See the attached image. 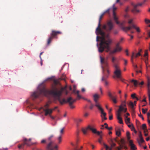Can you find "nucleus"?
<instances>
[{
	"label": "nucleus",
	"instance_id": "1",
	"mask_svg": "<svg viewBox=\"0 0 150 150\" xmlns=\"http://www.w3.org/2000/svg\"><path fill=\"white\" fill-rule=\"evenodd\" d=\"M65 88V87L62 88L60 90L58 91L57 88L54 87L52 88V90H47L45 89L44 86H43L41 89L38 88V90L39 92H34L31 94V96L33 98H35L40 95L46 96L51 95L52 96L54 101L58 100L61 104H63L66 103H69L70 108L72 109L74 108L75 107L72 105V104L76 101V99H73L71 97L68 98L67 100L65 99H62L61 98L62 93Z\"/></svg>",
	"mask_w": 150,
	"mask_h": 150
},
{
	"label": "nucleus",
	"instance_id": "2",
	"mask_svg": "<svg viewBox=\"0 0 150 150\" xmlns=\"http://www.w3.org/2000/svg\"><path fill=\"white\" fill-rule=\"evenodd\" d=\"M100 26H98L96 28V31L101 35L100 42L99 47H98V51L100 52H103L104 49H106V52H108L110 50L109 45L112 42V40L108 38L109 35H107V37L108 39L106 40L105 37V33L100 28Z\"/></svg>",
	"mask_w": 150,
	"mask_h": 150
},
{
	"label": "nucleus",
	"instance_id": "3",
	"mask_svg": "<svg viewBox=\"0 0 150 150\" xmlns=\"http://www.w3.org/2000/svg\"><path fill=\"white\" fill-rule=\"evenodd\" d=\"M100 59L102 70L103 76L102 80V81H104L107 78H108L110 74V67L108 62V58H105L100 56Z\"/></svg>",
	"mask_w": 150,
	"mask_h": 150
},
{
	"label": "nucleus",
	"instance_id": "4",
	"mask_svg": "<svg viewBox=\"0 0 150 150\" xmlns=\"http://www.w3.org/2000/svg\"><path fill=\"white\" fill-rule=\"evenodd\" d=\"M115 70L114 72V75L113 77L114 78H120L121 77L122 71L120 67L118 64L114 65Z\"/></svg>",
	"mask_w": 150,
	"mask_h": 150
},
{
	"label": "nucleus",
	"instance_id": "5",
	"mask_svg": "<svg viewBox=\"0 0 150 150\" xmlns=\"http://www.w3.org/2000/svg\"><path fill=\"white\" fill-rule=\"evenodd\" d=\"M114 25L111 21H108L106 24L104 25L102 27L103 29L107 33H110L113 28Z\"/></svg>",
	"mask_w": 150,
	"mask_h": 150
},
{
	"label": "nucleus",
	"instance_id": "6",
	"mask_svg": "<svg viewBox=\"0 0 150 150\" xmlns=\"http://www.w3.org/2000/svg\"><path fill=\"white\" fill-rule=\"evenodd\" d=\"M61 34H62V32L60 31L52 30L50 34L51 35L47 40V44L49 45L52 40L53 38L55 37L57 35Z\"/></svg>",
	"mask_w": 150,
	"mask_h": 150
},
{
	"label": "nucleus",
	"instance_id": "7",
	"mask_svg": "<svg viewBox=\"0 0 150 150\" xmlns=\"http://www.w3.org/2000/svg\"><path fill=\"white\" fill-rule=\"evenodd\" d=\"M132 28L135 29L137 32H140L139 28L136 27L134 24H132L131 26H129L126 27H121L122 29L125 32H127Z\"/></svg>",
	"mask_w": 150,
	"mask_h": 150
},
{
	"label": "nucleus",
	"instance_id": "8",
	"mask_svg": "<svg viewBox=\"0 0 150 150\" xmlns=\"http://www.w3.org/2000/svg\"><path fill=\"white\" fill-rule=\"evenodd\" d=\"M111 9H112V11L114 21H115L117 24H119L120 23L119 22L117 21L118 18L117 17L116 14L115 12V11L117 9V8L115 7V4H113L112 7V8H108L107 10V11L108 12H109Z\"/></svg>",
	"mask_w": 150,
	"mask_h": 150
},
{
	"label": "nucleus",
	"instance_id": "9",
	"mask_svg": "<svg viewBox=\"0 0 150 150\" xmlns=\"http://www.w3.org/2000/svg\"><path fill=\"white\" fill-rule=\"evenodd\" d=\"M88 129H89L91 130L92 132L94 134H96L97 135L100 134V132L99 131H97L96 129L93 128L90 126H88L87 127L85 128H83L82 129V131L83 133L84 134H86L87 132Z\"/></svg>",
	"mask_w": 150,
	"mask_h": 150
},
{
	"label": "nucleus",
	"instance_id": "10",
	"mask_svg": "<svg viewBox=\"0 0 150 150\" xmlns=\"http://www.w3.org/2000/svg\"><path fill=\"white\" fill-rule=\"evenodd\" d=\"M46 148L47 150H58V145H55L54 146V143L52 142L47 144Z\"/></svg>",
	"mask_w": 150,
	"mask_h": 150
},
{
	"label": "nucleus",
	"instance_id": "11",
	"mask_svg": "<svg viewBox=\"0 0 150 150\" xmlns=\"http://www.w3.org/2000/svg\"><path fill=\"white\" fill-rule=\"evenodd\" d=\"M93 100L95 102V106L97 108L101 107V105L98 102V100L100 98V96L97 94H95L93 95Z\"/></svg>",
	"mask_w": 150,
	"mask_h": 150
},
{
	"label": "nucleus",
	"instance_id": "12",
	"mask_svg": "<svg viewBox=\"0 0 150 150\" xmlns=\"http://www.w3.org/2000/svg\"><path fill=\"white\" fill-rule=\"evenodd\" d=\"M49 104H47L43 108V110L45 112V115L47 116L48 115H50L52 112V110L48 108Z\"/></svg>",
	"mask_w": 150,
	"mask_h": 150
},
{
	"label": "nucleus",
	"instance_id": "13",
	"mask_svg": "<svg viewBox=\"0 0 150 150\" xmlns=\"http://www.w3.org/2000/svg\"><path fill=\"white\" fill-rule=\"evenodd\" d=\"M122 48L120 46V43L117 42L116 45V47L112 51H111L110 52V54H112L116 52H120L121 51Z\"/></svg>",
	"mask_w": 150,
	"mask_h": 150
},
{
	"label": "nucleus",
	"instance_id": "14",
	"mask_svg": "<svg viewBox=\"0 0 150 150\" xmlns=\"http://www.w3.org/2000/svg\"><path fill=\"white\" fill-rule=\"evenodd\" d=\"M98 109L100 112L101 117L102 118V121L103 122L104 120H107V118L106 117V114L105 112H104L103 108L101 107L98 108Z\"/></svg>",
	"mask_w": 150,
	"mask_h": 150
},
{
	"label": "nucleus",
	"instance_id": "15",
	"mask_svg": "<svg viewBox=\"0 0 150 150\" xmlns=\"http://www.w3.org/2000/svg\"><path fill=\"white\" fill-rule=\"evenodd\" d=\"M103 145L105 147L106 150H112V148L116 146V144L112 140L110 147H109L104 143L103 144Z\"/></svg>",
	"mask_w": 150,
	"mask_h": 150
},
{
	"label": "nucleus",
	"instance_id": "16",
	"mask_svg": "<svg viewBox=\"0 0 150 150\" xmlns=\"http://www.w3.org/2000/svg\"><path fill=\"white\" fill-rule=\"evenodd\" d=\"M31 139H24V144L25 145H26L27 146H30L33 144L31 141Z\"/></svg>",
	"mask_w": 150,
	"mask_h": 150
},
{
	"label": "nucleus",
	"instance_id": "17",
	"mask_svg": "<svg viewBox=\"0 0 150 150\" xmlns=\"http://www.w3.org/2000/svg\"><path fill=\"white\" fill-rule=\"evenodd\" d=\"M129 142V145L130 146L131 150H136L137 148L136 145L133 143L132 141V140H130Z\"/></svg>",
	"mask_w": 150,
	"mask_h": 150
},
{
	"label": "nucleus",
	"instance_id": "18",
	"mask_svg": "<svg viewBox=\"0 0 150 150\" xmlns=\"http://www.w3.org/2000/svg\"><path fill=\"white\" fill-rule=\"evenodd\" d=\"M137 141L139 144L140 145L144 142V140L142 137L141 133L140 132L139 135V138L137 139Z\"/></svg>",
	"mask_w": 150,
	"mask_h": 150
},
{
	"label": "nucleus",
	"instance_id": "19",
	"mask_svg": "<svg viewBox=\"0 0 150 150\" xmlns=\"http://www.w3.org/2000/svg\"><path fill=\"white\" fill-rule=\"evenodd\" d=\"M122 109H123L122 108L121 106L119 107V108L118 111H117L116 113V116L117 118L121 117V112L122 111L123 112V110H122Z\"/></svg>",
	"mask_w": 150,
	"mask_h": 150
},
{
	"label": "nucleus",
	"instance_id": "20",
	"mask_svg": "<svg viewBox=\"0 0 150 150\" xmlns=\"http://www.w3.org/2000/svg\"><path fill=\"white\" fill-rule=\"evenodd\" d=\"M121 106V108L123 110V112H126L127 109L126 108H125V107L126 106V102L125 101H124L122 102V103L120 106Z\"/></svg>",
	"mask_w": 150,
	"mask_h": 150
},
{
	"label": "nucleus",
	"instance_id": "21",
	"mask_svg": "<svg viewBox=\"0 0 150 150\" xmlns=\"http://www.w3.org/2000/svg\"><path fill=\"white\" fill-rule=\"evenodd\" d=\"M119 146H121L122 147L125 149H127V148L125 145V141L122 139H121L120 140V143H119Z\"/></svg>",
	"mask_w": 150,
	"mask_h": 150
},
{
	"label": "nucleus",
	"instance_id": "22",
	"mask_svg": "<svg viewBox=\"0 0 150 150\" xmlns=\"http://www.w3.org/2000/svg\"><path fill=\"white\" fill-rule=\"evenodd\" d=\"M150 82H148L147 83L148 90H147V94L148 97L149 101L150 103Z\"/></svg>",
	"mask_w": 150,
	"mask_h": 150
},
{
	"label": "nucleus",
	"instance_id": "23",
	"mask_svg": "<svg viewBox=\"0 0 150 150\" xmlns=\"http://www.w3.org/2000/svg\"><path fill=\"white\" fill-rule=\"evenodd\" d=\"M142 5L141 4H137L135 5L134 6V8L132 10V12H139V11L137 9V7L139 6H141Z\"/></svg>",
	"mask_w": 150,
	"mask_h": 150
},
{
	"label": "nucleus",
	"instance_id": "24",
	"mask_svg": "<svg viewBox=\"0 0 150 150\" xmlns=\"http://www.w3.org/2000/svg\"><path fill=\"white\" fill-rule=\"evenodd\" d=\"M108 12L107 11H105V12L104 13H103L102 14L100 17H99V22H98V26L99 27V26H100V21H101V20L102 19V18L103 16H104V14L106 13V12Z\"/></svg>",
	"mask_w": 150,
	"mask_h": 150
},
{
	"label": "nucleus",
	"instance_id": "25",
	"mask_svg": "<svg viewBox=\"0 0 150 150\" xmlns=\"http://www.w3.org/2000/svg\"><path fill=\"white\" fill-rule=\"evenodd\" d=\"M112 62L113 64L114 67V65L118 64L115 63V62H117V59L115 57H112Z\"/></svg>",
	"mask_w": 150,
	"mask_h": 150
},
{
	"label": "nucleus",
	"instance_id": "26",
	"mask_svg": "<svg viewBox=\"0 0 150 150\" xmlns=\"http://www.w3.org/2000/svg\"><path fill=\"white\" fill-rule=\"evenodd\" d=\"M137 55H135V53L134 52H132V55L131 56V60L132 62H133V59L134 58H137Z\"/></svg>",
	"mask_w": 150,
	"mask_h": 150
},
{
	"label": "nucleus",
	"instance_id": "27",
	"mask_svg": "<svg viewBox=\"0 0 150 150\" xmlns=\"http://www.w3.org/2000/svg\"><path fill=\"white\" fill-rule=\"evenodd\" d=\"M131 82L133 83L134 84V86L136 87L137 86V85L138 84V82L137 80H134V79H132L131 81Z\"/></svg>",
	"mask_w": 150,
	"mask_h": 150
},
{
	"label": "nucleus",
	"instance_id": "28",
	"mask_svg": "<svg viewBox=\"0 0 150 150\" xmlns=\"http://www.w3.org/2000/svg\"><path fill=\"white\" fill-rule=\"evenodd\" d=\"M128 104L129 107L131 108L132 110L134 109V106L135 105L132 102L130 101Z\"/></svg>",
	"mask_w": 150,
	"mask_h": 150
},
{
	"label": "nucleus",
	"instance_id": "29",
	"mask_svg": "<svg viewBox=\"0 0 150 150\" xmlns=\"http://www.w3.org/2000/svg\"><path fill=\"white\" fill-rule=\"evenodd\" d=\"M57 140L58 144H60L61 143L62 141V137L61 135H60L57 138Z\"/></svg>",
	"mask_w": 150,
	"mask_h": 150
},
{
	"label": "nucleus",
	"instance_id": "30",
	"mask_svg": "<svg viewBox=\"0 0 150 150\" xmlns=\"http://www.w3.org/2000/svg\"><path fill=\"white\" fill-rule=\"evenodd\" d=\"M116 134L117 136H119L121 135V131L120 129H118L115 130Z\"/></svg>",
	"mask_w": 150,
	"mask_h": 150
},
{
	"label": "nucleus",
	"instance_id": "31",
	"mask_svg": "<svg viewBox=\"0 0 150 150\" xmlns=\"http://www.w3.org/2000/svg\"><path fill=\"white\" fill-rule=\"evenodd\" d=\"M100 132V134L98 135L100 136V138L98 139V141L99 143L101 144L102 143V135L101 134L102 132Z\"/></svg>",
	"mask_w": 150,
	"mask_h": 150
},
{
	"label": "nucleus",
	"instance_id": "32",
	"mask_svg": "<svg viewBox=\"0 0 150 150\" xmlns=\"http://www.w3.org/2000/svg\"><path fill=\"white\" fill-rule=\"evenodd\" d=\"M54 137V136L53 135H51L50 137H48V139H47L48 142H49V143L50 142H52V141H51V139L53 137ZM53 142V143H54V142L53 141H52ZM55 145H57L56 144H54V146H55Z\"/></svg>",
	"mask_w": 150,
	"mask_h": 150
},
{
	"label": "nucleus",
	"instance_id": "33",
	"mask_svg": "<svg viewBox=\"0 0 150 150\" xmlns=\"http://www.w3.org/2000/svg\"><path fill=\"white\" fill-rule=\"evenodd\" d=\"M125 122L127 124L130 123V119L128 118L127 116H125Z\"/></svg>",
	"mask_w": 150,
	"mask_h": 150
},
{
	"label": "nucleus",
	"instance_id": "34",
	"mask_svg": "<svg viewBox=\"0 0 150 150\" xmlns=\"http://www.w3.org/2000/svg\"><path fill=\"white\" fill-rule=\"evenodd\" d=\"M117 96H114V97H112V98H111L113 101V103H117V101L116 100V98Z\"/></svg>",
	"mask_w": 150,
	"mask_h": 150
},
{
	"label": "nucleus",
	"instance_id": "35",
	"mask_svg": "<svg viewBox=\"0 0 150 150\" xmlns=\"http://www.w3.org/2000/svg\"><path fill=\"white\" fill-rule=\"evenodd\" d=\"M133 21H134V19H129L128 20V23L129 24H131V25H130V26H131L132 24H134L133 23Z\"/></svg>",
	"mask_w": 150,
	"mask_h": 150
},
{
	"label": "nucleus",
	"instance_id": "36",
	"mask_svg": "<svg viewBox=\"0 0 150 150\" xmlns=\"http://www.w3.org/2000/svg\"><path fill=\"white\" fill-rule=\"evenodd\" d=\"M117 120H118V122L120 124H123V121L122 117H119L117 118Z\"/></svg>",
	"mask_w": 150,
	"mask_h": 150
},
{
	"label": "nucleus",
	"instance_id": "37",
	"mask_svg": "<svg viewBox=\"0 0 150 150\" xmlns=\"http://www.w3.org/2000/svg\"><path fill=\"white\" fill-rule=\"evenodd\" d=\"M104 125H106V126H105V128H106V129H108V130H110V129H112V127H108V124H107V123H105L104 124Z\"/></svg>",
	"mask_w": 150,
	"mask_h": 150
},
{
	"label": "nucleus",
	"instance_id": "38",
	"mask_svg": "<svg viewBox=\"0 0 150 150\" xmlns=\"http://www.w3.org/2000/svg\"><path fill=\"white\" fill-rule=\"evenodd\" d=\"M48 142L47 139H42L41 141V143L42 144H46Z\"/></svg>",
	"mask_w": 150,
	"mask_h": 150
},
{
	"label": "nucleus",
	"instance_id": "39",
	"mask_svg": "<svg viewBox=\"0 0 150 150\" xmlns=\"http://www.w3.org/2000/svg\"><path fill=\"white\" fill-rule=\"evenodd\" d=\"M83 120L81 119H77L76 120V122L77 123H79L80 122H81Z\"/></svg>",
	"mask_w": 150,
	"mask_h": 150
},
{
	"label": "nucleus",
	"instance_id": "40",
	"mask_svg": "<svg viewBox=\"0 0 150 150\" xmlns=\"http://www.w3.org/2000/svg\"><path fill=\"white\" fill-rule=\"evenodd\" d=\"M83 98H84L82 97L80 95L78 94V95H77V98L76 100H79L81 98L83 99Z\"/></svg>",
	"mask_w": 150,
	"mask_h": 150
},
{
	"label": "nucleus",
	"instance_id": "41",
	"mask_svg": "<svg viewBox=\"0 0 150 150\" xmlns=\"http://www.w3.org/2000/svg\"><path fill=\"white\" fill-rule=\"evenodd\" d=\"M25 144L24 143L21 144V145H18V148L19 149L23 148Z\"/></svg>",
	"mask_w": 150,
	"mask_h": 150
},
{
	"label": "nucleus",
	"instance_id": "42",
	"mask_svg": "<svg viewBox=\"0 0 150 150\" xmlns=\"http://www.w3.org/2000/svg\"><path fill=\"white\" fill-rule=\"evenodd\" d=\"M142 129L144 130H145L146 129V124H142Z\"/></svg>",
	"mask_w": 150,
	"mask_h": 150
},
{
	"label": "nucleus",
	"instance_id": "43",
	"mask_svg": "<svg viewBox=\"0 0 150 150\" xmlns=\"http://www.w3.org/2000/svg\"><path fill=\"white\" fill-rule=\"evenodd\" d=\"M94 106H95V105H94L92 103H91L90 106L89 107V108L90 109L92 110Z\"/></svg>",
	"mask_w": 150,
	"mask_h": 150
},
{
	"label": "nucleus",
	"instance_id": "44",
	"mask_svg": "<svg viewBox=\"0 0 150 150\" xmlns=\"http://www.w3.org/2000/svg\"><path fill=\"white\" fill-rule=\"evenodd\" d=\"M142 113L144 114H145L146 113V112L147 111V109H144V108H142Z\"/></svg>",
	"mask_w": 150,
	"mask_h": 150
},
{
	"label": "nucleus",
	"instance_id": "45",
	"mask_svg": "<svg viewBox=\"0 0 150 150\" xmlns=\"http://www.w3.org/2000/svg\"><path fill=\"white\" fill-rule=\"evenodd\" d=\"M108 95L109 96L110 98H112V97L114 96H113L112 95V93L110 92H108Z\"/></svg>",
	"mask_w": 150,
	"mask_h": 150
},
{
	"label": "nucleus",
	"instance_id": "46",
	"mask_svg": "<svg viewBox=\"0 0 150 150\" xmlns=\"http://www.w3.org/2000/svg\"><path fill=\"white\" fill-rule=\"evenodd\" d=\"M148 55V53L147 51L146 50L145 52V53L144 54V56L145 57H147Z\"/></svg>",
	"mask_w": 150,
	"mask_h": 150
},
{
	"label": "nucleus",
	"instance_id": "47",
	"mask_svg": "<svg viewBox=\"0 0 150 150\" xmlns=\"http://www.w3.org/2000/svg\"><path fill=\"white\" fill-rule=\"evenodd\" d=\"M145 21L146 23H150V21L148 19H145Z\"/></svg>",
	"mask_w": 150,
	"mask_h": 150
},
{
	"label": "nucleus",
	"instance_id": "48",
	"mask_svg": "<svg viewBox=\"0 0 150 150\" xmlns=\"http://www.w3.org/2000/svg\"><path fill=\"white\" fill-rule=\"evenodd\" d=\"M64 128H62L61 129V130L60 131V132L61 134H62L63 133H64Z\"/></svg>",
	"mask_w": 150,
	"mask_h": 150
},
{
	"label": "nucleus",
	"instance_id": "49",
	"mask_svg": "<svg viewBox=\"0 0 150 150\" xmlns=\"http://www.w3.org/2000/svg\"><path fill=\"white\" fill-rule=\"evenodd\" d=\"M136 94L135 93L131 95V97L133 98H136Z\"/></svg>",
	"mask_w": 150,
	"mask_h": 150
},
{
	"label": "nucleus",
	"instance_id": "50",
	"mask_svg": "<svg viewBox=\"0 0 150 150\" xmlns=\"http://www.w3.org/2000/svg\"><path fill=\"white\" fill-rule=\"evenodd\" d=\"M132 64H133V67L134 68H137V65L136 64L133 63V62H132Z\"/></svg>",
	"mask_w": 150,
	"mask_h": 150
},
{
	"label": "nucleus",
	"instance_id": "51",
	"mask_svg": "<svg viewBox=\"0 0 150 150\" xmlns=\"http://www.w3.org/2000/svg\"><path fill=\"white\" fill-rule=\"evenodd\" d=\"M131 129L132 130H134V132L136 133V130H135L134 127H133V126H132V127H131Z\"/></svg>",
	"mask_w": 150,
	"mask_h": 150
},
{
	"label": "nucleus",
	"instance_id": "52",
	"mask_svg": "<svg viewBox=\"0 0 150 150\" xmlns=\"http://www.w3.org/2000/svg\"><path fill=\"white\" fill-rule=\"evenodd\" d=\"M139 117H141L142 118V120H144V118L142 116V115H141V114H140L139 115Z\"/></svg>",
	"mask_w": 150,
	"mask_h": 150
},
{
	"label": "nucleus",
	"instance_id": "53",
	"mask_svg": "<svg viewBox=\"0 0 150 150\" xmlns=\"http://www.w3.org/2000/svg\"><path fill=\"white\" fill-rule=\"evenodd\" d=\"M118 150H121V149L123 148L121 146H119V147H117L116 148Z\"/></svg>",
	"mask_w": 150,
	"mask_h": 150
},
{
	"label": "nucleus",
	"instance_id": "54",
	"mask_svg": "<svg viewBox=\"0 0 150 150\" xmlns=\"http://www.w3.org/2000/svg\"><path fill=\"white\" fill-rule=\"evenodd\" d=\"M112 115H110V116L109 117V119L110 120H111L112 119Z\"/></svg>",
	"mask_w": 150,
	"mask_h": 150
},
{
	"label": "nucleus",
	"instance_id": "55",
	"mask_svg": "<svg viewBox=\"0 0 150 150\" xmlns=\"http://www.w3.org/2000/svg\"><path fill=\"white\" fill-rule=\"evenodd\" d=\"M88 113L87 112H86L84 114V116L85 117H87L88 116Z\"/></svg>",
	"mask_w": 150,
	"mask_h": 150
},
{
	"label": "nucleus",
	"instance_id": "56",
	"mask_svg": "<svg viewBox=\"0 0 150 150\" xmlns=\"http://www.w3.org/2000/svg\"><path fill=\"white\" fill-rule=\"evenodd\" d=\"M83 99L87 100L88 102L90 103H91V101L90 100L87 99H86V98H83Z\"/></svg>",
	"mask_w": 150,
	"mask_h": 150
},
{
	"label": "nucleus",
	"instance_id": "57",
	"mask_svg": "<svg viewBox=\"0 0 150 150\" xmlns=\"http://www.w3.org/2000/svg\"><path fill=\"white\" fill-rule=\"evenodd\" d=\"M124 38H121L119 41V42L120 43V44L122 42V41L123 40Z\"/></svg>",
	"mask_w": 150,
	"mask_h": 150
},
{
	"label": "nucleus",
	"instance_id": "58",
	"mask_svg": "<svg viewBox=\"0 0 150 150\" xmlns=\"http://www.w3.org/2000/svg\"><path fill=\"white\" fill-rule=\"evenodd\" d=\"M112 110V109L111 108L110 109H109V110L108 113L110 115L111 114Z\"/></svg>",
	"mask_w": 150,
	"mask_h": 150
},
{
	"label": "nucleus",
	"instance_id": "59",
	"mask_svg": "<svg viewBox=\"0 0 150 150\" xmlns=\"http://www.w3.org/2000/svg\"><path fill=\"white\" fill-rule=\"evenodd\" d=\"M142 102H146V97L144 96V99L142 100Z\"/></svg>",
	"mask_w": 150,
	"mask_h": 150
},
{
	"label": "nucleus",
	"instance_id": "60",
	"mask_svg": "<svg viewBox=\"0 0 150 150\" xmlns=\"http://www.w3.org/2000/svg\"><path fill=\"white\" fill-rule=\"evenodd\" d=\"M90 144V145L92 146V149H94V148H95V146H94V145H93L92 144Z\"/></svg>",
	"mask_w": 150,
	"mask_h": 150
},
{
	"label": "nucleus",
	"instance_id": "61",
	"mask_svg": "<svg viewBox=\"0 0 150 150\" xmlns=\"http://www.w3.org/2000/svg\"><path fill=\"white\" fill-rule=\"evenodd\" d=\"M124 62H125L124 64L125 65H127V61L126 60L124 59Z\"/></svg>",
	"mask_w": 150,
	"mask_h": 150
},
{
	"label": "nucleus",
	"instance_id": "62",
	"mask_svg": "<svg viewBox=\"0 0 150 150\" xmlns=\"http://www.w3.org/2000/svg\"><path fill=\"white\" fill-rule=\"evenodd\" d=\"M125 52L126 53V55L127 56H128L129 55V54L128 53V50H125Z\"/></svg>",
	"mask_w": 150,
	"mask_h": 150
},
{
	"label": "nucleus",
	"instance_id": "63",
	"mask_svg": "<svg viewBox=\"0 0 150 150\" xmlns=\"http://www.w3.org/2000/svg\"><path fill=\"white\" fill-rule=\"evenodd\" d=\"M136 55H137V56L138 57L141 55V53H140L139 52L137 53L136 54Z\"/></svg>",
	"mask_w": 150,
	"mask_h": 150
},
{
	"label": "nucleus",
	"instance_id": "64",
	"mask_svg": "<svg viewBox=\"0 0 150 150\" xmlns=\"http://www.w3.org/2000/svg\"><path fill=\"white\" fill-rule=\"evenodd\" d=\"M147 117L148 118V120H149V117L150 116V113H149V112L147 114Z\"/></svg>",
	"mask_w": 150,
	"mask_h": 150
}]
</instances>
